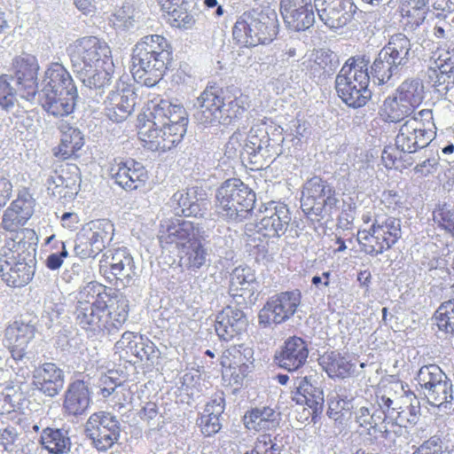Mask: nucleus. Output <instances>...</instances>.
Listing matches in <instances>:
<instances>
[{
  "label": "nucleus",
  "instance_id": "f257e3e1",
  "mask_svg": "<svg viewBox=\"0 0 454 454\" xmlns=\"http://www.w3.org/2000/svg\"><path fill=\"white\" fill-rule=\"evenodd\" d=\"M76 320L94 335L106 336L118 333L129 318V300L117 289L101 283H88L80 292Z\"/></svg>",
  "mask_w": 454,
  "mask_h": 454
},
{
  "label": "nucleus",
  "instance_id": "4be33fe9",
  "mask_svg": "<svg viewBox=\"0 0 454 454\" xmlns=\"http://www.w3.org/2000/svg\"><path fill=\"white\" fill-rule=\"evenodd\" d=\"M137 103V94L132 85L118 82L105 101L106 116L115 122L126 120L133 112Z\"/></svg>",
  "mask_w": 454,
  "mask_h": 454
},
{
  "label": "nucleus",
  "instance_id": "4c0bfd02",
  "mask_svg": "<svg viewBox=\"0 0 454 454\" xmlns=\"http://www.w3.org/2000/svg\"><path fill=\"white\" fill-rule=\"evenodd\" d=\"M200 238L178 249L180 263L188 270L197 271L207 262V252Z\"/></svg>",
  "mask_w": 454,
  "mask_h": 454
},
{
  "label": "nucleus",
  "instance_id": "49530a36",
  "mask_svg": "<svg viewBox=\"0 0 454 454\" xmlns=\"http://www.w3.org/2000/svg\"><path fill=\"white\" fill-rule=\"evenodd\" d=\"M50 453L62 454L69 448V438L62 430L47 427L43 430L40 440Z\"/></svg>",
  "mask_w": 454,
  "mask_h": 454
},
{
  "label": "nucleus",
  "instance_id": "20e7f679",
  "mask_svg": "<svg viewBox=\"0 0 454 454\" xmlns=\"http://www.w3.org/2000/svg\"><path fill=\"white\" fill-rule=\"evenodd\" d=\"M305 342L298 337L286 341V385L290 389V398L296 404H306L312 414L321 413L324 407L323 391L315 387L312 371L303 367L308 357Z\"/></svg>",
  "mask_w": 454,
  "mask_h": 454
},
{
  "label": "nucleus",
  "instance_id": "864d4df0",
  "mask_svg": "<svg viewBox=\"0 0 454 454\" xmlns=\"http://www.w3.org/2000/svg\"><path fill=\"white\" fill-rule=\"evenodd\" d=\"M429 78L433 81V86L440 94H446L454 85V71L438 70L431 68Z\"/></svg>",
  "mask_w": 454,
  "mask_h": 454
},
{
  "label": "nucleus",
  "instance_id": "9d476101",
  "mask_svg": "<svg viewBox=\"0 0 454 454\" xmlns=\"http://www.w3.org/2000/svg\"><path fill=\"white\" fill-rule=\"evenodd\" d=\"M433 112L423 109L407 119L400 127L395 137L396 149L412 153L427 146L434 138Z\"/></svg>",
  "mask_w": 454,
  "mask_h": 454
},
{
  "label": "nucleus",
  "instance_id": "c756f323",
  "mask_svg": "<svg viewBox=\"0 0 454 454\" xmlns=\"http://www.w3.org/2000/svg\"><path fill=\"white\" fill-rule=\"evenodd\" d=\"M159 4L168 23L172 27L189 30L195 26L196 20L188 12L184 0H159Z\"/></svg>",
  "mask_w": 454,
  "mask_h": 454
},
{
  "label": "nucleus",
  "instance_id": "a878e982",
  "mask_svg": "<svg viewBox=\"0 0 454 454\" xmlns=\"http://www.w3.org/2000/svg\"><path fill=\"white\" fill-rule=\"evenodd\" d=\"M91 390L89 383L84 380L71 381L63 395L62 411L67 416L78 417L90 408Z\"/></svg>",
  "mask_w": 454,
  "mask_h": 454
},
{
  "label": "nucleus",
  "instance_id": "473e14b6",
  "mask_svg": "<svg viewBox=\"0 0 454 454\" xmlns=\"http://www.w3.org/2000/svg\"><path fill=\"white\" fill-rule=\"evenodd\" d=\"M225 409V401L222 396L212 398L205 406L203 412L197 419V425L206 437L218 433L222 425L220 417Z\"/></svg>",
  "mask_w": 454,
  "mask_h": 454
},
{
  "label": "nucleus",
  "instance_id": "0eeeda50",
  "mask_svg": "<svg viewBox=\"0 0 454 454\" xmlns=\"http://www.w3.org/2000/svg\"><path fill=\"white\" fill-rule=\"evenodd\" d=\"M369 82L368 61L364 58H350L336 76L335 90L348 106L359 108L371 98Z\"/></svg>",
  "mask_w": 454,
  "mask_h": 454
},
{
  "label": "nucleus",
  "instance_id": "3c124183",
  "mask_svg": "<svg viewBox=\"0 0 454 454\" xmlns=\"http://www.w3.org/2000/svg\"><path fill=\"white\" fill-rule=\"evenodd\" d=\"M417 380L424 392L450 379L438 365L428 364L419 369Z\"/></svg>",
  "mask_w": 454,
  "mask_h": 454
},
{
  "label": "nucleus",
  "instance_id": "79ce46f5",
  "mask_svg": "<svg viewBox=\"0 0 454 454\" xmlns=\"http://www.w3.org/2000/svg\"><path fill=\"white\" fill-rule=\"evenodd\" d=\"M415 109L410 106L407 103H404L396 95L387 98L381 107L380 115L381 117L390 122H399L405 118L414 114Z\"/></svg>",
  "mask_w": 454,
  "mask_h": 454
},
{
  "label": "nucleus",
  "instance_id": "f8f14e48",
  "mask_svg": "<svg viewBox=\"0 0 454 454\" xmlns=\"http://www.w3.org/2000/svg\"><path fill=\"white\" fill-rule=\"evenodd\" d=\"M401 221L391 216H377L369 231L358 233V241L364 251L378 255L388 250L401 238Z\"/></svg>",
  "mask_w": 454,
  "mask_h": 454
},
{
  "label": "nucleus",
  "instance_id": "603ef678",
  "mask_svg": "<svg viewBox=\"0 0 454 454\" xmlns=\"http://www.w3.org/2000/svg\"><path fill=\"white\" fill-rule=\"evenodd\" d=\"M423 394L430 405L447 407V404L450 403L453 399L452 383L450 380H443L435 387L424 391Z\"/></svg>",
  "mask_w": 454,
  "mask_h": 454
},
{
  "label": "nucleus",
  "instance_id": "393cba45",
  "mask_svg": "<svg viewBox=\"0 0 454 454\" xmlns=\"http://www.w3.org/2000/svg\"><path fill=\"white\" fill-rule=\"evenodd\" d=\"M65 373L56 364L46 362L35 368L32 385L35 390L48 397H54L62 390Z\"/></svg>",
  "mask_w": 454,
  "mask_h": 454
},
{
  "label": "nucleus",
  "instance_id": "5fc2aeb1",
  "mask_svg": "<svg viewBox=\"0 0 454 454\" xmlns=\"http://www.w3.org/2000/svg\"><path fill=\"white\" fill-rule=\"evenodd\" d=\"M434 221L454 237V209L450 205H439L434 210Z\"/></svg>",
  "mask_w": 454,
  "mask_h": 454
},
{
  "label": "nucleus",
  "instance_id": "412c9836",
  "mask_svg": "<svg viewBox=\"0 0 454 454\" xmlns=\"http://www.w3.org/2000/svg\"><path fill=\"white\" fill-rule=\"evenodd\" d=\"M35 205V200L27 189L19 191L16 199L4 211L1 228L9 232L24 229L23 226L34 214Z\"/></svg>",
  "mask_w": 454,
  "mask_h": 454
},
{
  "label": "nucleus",
  "instance_id": "f03ea898",
  "mask_svg": "<svg viewBox=\"0 0 454 454\" xmlns=\"http://www.w3.org/2000/svg\"><path fill=\"white\" fill-rule=\"evenodd\" d=\"M189 119L185 108L167 99L138 116L137 137L143 147L155 153H166L183 140Z\"/></svg>",
  "mask_w": 454,
  "mask_h": 454
},
{
  "label": "nucleus",
  "instance_id": "052dcab7",
  "mask_svg": "<svg viewBox=\"0 0 454 454\" xmlns=\"http://www.w3.org/2000/svg\"><path fill=\"white\" fill-rule=\"evenodd\" d=\"M432 59L434 63V67L438 70L454 71V51L444 50L437 48L433 52Z\"/></svg>",
  "mask_w": 454,
  "mask_h": 454
},
{
  "label": "nucleus",
  "instance_id": "dca6fc26",
  "mask_svg": "<svg viewBox=\"0 0 454 454\" xmlns=\"http://www.w3.org/2000/svg\"><path fill=\"white\" fill-rule=\"evenodd\" d=\"M338 202L335 191L321 178L312 177L304 184L301 198V207L304 213L329 216L337 208Z\"/></svg>",
  "mask_w": 454,
  "mask_h": 454
},
{
  "label": "nucleus",
  "instance_id": "bb28decb",
  "mask_svg": "<svg viewBox=\"0 0 454 454\" xmlns=\"http://www.w3.org/2000/svg\"><path fill=\"white\" fill-rule=\"evenodd\" d=\"M60 137L59 144L52 148V153L59 160H67L78 157V153L85 144L82 131L69 123L62 122L58 127Z\"/></svg>",
  "mask_w": 454,
  "mask_h": 454
},
{
  "label": "nucleus",
  "instance_id": "aec40b11",
  "mask_svg": "<svg viewBox=\"0 0 454 454\" xmlns=\"http://www.w3.org/2000/svg\"><path fill=\"white\" fill-rule=\"evenodd\" d=\"M35 324L23 318L15 319L4 329L3 342L11 353L12 357L20 361L27 354L28 344L35 338Z\"/></svg>",
  "mask_w": 454,
  "mask_h": 454
},
{
  "label": "nucleus",
  "instance_id": "1a4fd4ad",
  "mask_svg": "<svg viewBox=\"0 0 454 454\" xmlns=\"http://www.w3.org/2000/svg\"><path fill=\"white\" fill-rule=\"evenodd\" d=\"M276 35V20L256 10L242 13L232 27V39L240 48L270 43Z\"/></svg>",
  "mask_w": 454,
  "mask_h": 454
},
{
  "label": "nucleus",
  "instance_id": "7ed1b4c3",
  "mask_svg": "<svg viewBox=\"0 0 454 454\" xmlns=\"http://www.w3.org/2000/svg\"><path fill=\"white\" fill-rule=\"evenodd\" d=\"M67 51L72 67L83 83L94 89L110 84L114 66L106 41L94 35L82 36L70 43Z\"/></svg>",
  "mask_w": 454,
  "mask_h": 454
},
{
  "label": "nucleus",
  "instance_id": "72a5a7b5",
  "mask_svg": "<svg viewBox=\"0 0 454 454\" xmlns=\"http://www.w3.org/2000/svg\"><path fill=\"white\" fill-rule=\"evenodd\" d=\"M257 288L258 283L249 268L238 267L232 271L229 287V293L232 297L251 300Z\"/></svg>",
  "mask_w": 454,
  "mask_h": 454
},
{
  "label": "nucleus",
  "instance_id": "6ab92c4d",
  "mask_svg": "<svg viewBox=\"0 0 454 454\" xmlns=\"http://www.w3.org/2000/svg\"><path fill=\"white\" fill-rule=\"evenodd\" d=\"M109 175L118 186L129 192L145 188L149 181L148 170L134 159L115 160L110 166Z\"/></svg>",
  "mask_w": 454,
  "mask_h": 454
},
{
  "label": "nucleus",
  "instance_id": "f704fd0d",
  "mask_svg": "<svg viewBox=\"0 0 454 454\" xmlns=\"http://www.w3.org/2000/svg\"><path fill=\"white\" fill-rule=\"evenodd\" d=\"M23 419L14 413L4 417L0 421V447L4 451L12 452L19 445L24 431Z\"/></svg>",
  "mask_w": 454,
  "mask_h": 454
},
{
  "label": "nucleus",
  "instance_id": "7c9ffc66",
  "mask_svg": "<svg viewBox=\"0 0 454 454\" xmlns=\"http://www.w3.org/2000/svg\"><path fill=\"white\" fill-rule=\"evenodd\" d=\"M43 95L53 97L57 92L75 89L74 82L67 68L58 62L51 63L44 73Z\"/></svg>",
  "mask_w": 454,
  "mask_h": 454
},
{
  "label": "nucleus",
  "instance_id": "cd10ccee",
  "mask_svg": "<svg viewBox=\"0 0 454 454\" xmlns=\"http://www.w3.org/2000/svg\"><path fill=\"white\" fill-rule=\"evenodd\" d=\"M115 348L120 356L125 358L131 356L139 361L149 360L155 353V345L148 338L141 334L127 331L115 343Z\"/></svg>",
  "mask_w": 454,
  "mask_h": 454
},
{
  "label": "nucleus",
  "instance_id": "69168bd1",
  "mask_svg": "<svg viewBox=\"0 0 454 454\" xmlns=\"http://www.w3.org/2000/svg\"><path fill=\"white\" fill-rule=\"evenodd\" d=\"M244 134L240 132H234L229 138L226 144V153L230 154H239L241 158V148L244 143Z\"/></svg>",
  "mask_w": 454,
  "mask_h": 454
},
{
  "label": "nucleus",
  "instance_id": "13d9d810",
  "mask_svg": "<svg viewBox=\"0 0 454 454\" xmlns=\"http://www.w3.org/2000/svg\"><path fill=\"white\" fill-rule=\"evenodd\" d=\"M53 183L55 186L51 189L52 195L59 199L70 200L77 193L75 181H65L61 176H59Z\"/></svg>",
  "mask_w": 454,
  "mask_h": 454
},
{
  "label": "nucleus",
  "instance_id": "f3484780",
  "mask_svg": "<svg viewBox=\"0 0 454 454\" xmlns=\"http://www.w3.org/2000/svg\"><path fill=\"white\" fill-rule=\"evenodd\" d=\"M283 223L278 213L262 218L258 223L248 224L246 228L247 244L256 261L267 259L270 239L279 237L278 231Z\"/></svg>",
  "mask_w": 454,
  "mask_h": 454
},
{
  "label": "nucleus",
  "instance_id": "37998d69",
  "mask_svg": "<svg viewBox=\"0 0 454 454\" xmlns=\"http://www.w3.org/2000/svg\"><path fill=\"white\" fill-rule=\"evenodd\" d=\"M392 60L387 52L380 50L373 61L371 67V74L380 84L386 83L392 77L399 74L402 67Z\"/></svg>",
  "mask_w": 454,
  "mask_h": 454
},
{
  "label": "nucleus",
  "instance_id": "6e6552de",
  "mask_svg": "<svg viewBox=\"0 0 454 454\" xmlns=\"http://www.w3.org/2000/svg\"><path fill=\"white\" fill-rule=\"evenodd\" d=\"M254 204L255 193L240 179L226 180L216 192V211L228 220L241 221L247 218Z\"/></svg>",
  "mask_w": 454,
  "mask_h": 454
},
{
  "label": "nucleus",
  "instance_id": "e433bc0d",
  "mask_svg": "<svg viewBox=\"0 0 454 454\" xmlns=\"http://www.w3.org/2000/svg\"><path fill=\"white\" fill-rule=\"evenodd\" d=\"M402 68L408 64L413 56L410 39L402 33L390 36L388 43L382 49Z\"/></svg>",
  "mask_w": 454,
  "mask_h": 454
},
{
  "label": "nucleus",
  "instance_id": "2eb2a0df",
  "mask_svg": "<svg viewBox=\"0 0 454 454\" xmlns=\"http://www.w3.org/2000/svg\"><path fill=\"white\" fill-rule=\"evenodd\" d=\"M84 433L95 449L107 451L118 442L121 425L111 412L98 411L91 413L86 420Z\"/></svg>",
  "mask_w": 454,
  "mask_h": 454
},
{
  "label": "nucleus",
  "instance_id": "2f4dec72",
  "mask_svg": "<svg viewBox=\"0 0 454 454\" xmlns=\"http://www.w3.org/2000/svg\"><path fill=\"white\" fill-rule=\"evenodd\" d=\"M78 98L77 88L57 92L55 96L43 95L42 107L50 114L56 117H65L71 114Z\"/></svg>",
  "mask_w": 454,
  "mask_h": 454
},
{
  "label": "nucleus",
  "instance_id": "338daca9",
  "mask_svg": "<svg viewBox=\"0 0 454 454\" xmlns=\"http://www.w3.org/2000/svg\"><path fill=\"white\" fill-rule=\"evenodd\" d=\"M301 292L297 289L292 292H286V303L288 302V308H286V319L294 314L301 303Z\"/></svg>",
  "mask_w": 454,
  "mask_h": 454
},
{
  "label": "nucleus",
  "instance_id": "a18cd8bd",
  "mask_svg": "<svg viewBox=\"0 0 454 454\" xmlns=\"http://www.w3.org/2000/svg\"><path fill=\"white\" fill-rule=\"evenodd\" d=\"M286 26L294 31H304L309 28L314 21L315 16L312 9L308 5L296 6L286 11Z\"/></svg>",
  "mask_w": 454,
  "mask_h": 454
},
{
  "label": "nucleus",
  "instance_id": "09e8293b",
  "mask_svg": "<svg viewBox=\"0 0 454 454\" xmlns=\"http://www.w3.org/2000/svg\"><path fill=\"white\" fill-rule=\"evenodd\" d=\"M423 85L418 79L405 80L396 90V95L404 103L416 109L423 99Z\"/></svg>",
  "mask_w": 454,
  "mask_h": 454
},
{
  "label": "nucleus",
  "instance_id": "e2e57ef3",
  "mask_svg": "<svg viewBox=\"0 0 454 454\" xmlns=\"http://www.w3.org/2000/svg\"><path fill=\"white\" fill-rule=\"evenodd\" d=\"M319 19L329 27H335L339 25L338 14L334 8L322 7L316 4Z\"/></svg>",
  "mask_w": 454,
  "mask_h": 454
},
{
  "label": "nucleus",
  "instance_id": "ddd939ff",
  "mask_svg": "<svg viewBox=\"0 0 454 454\" xmlns=\"http://www.w3.org/2000/svg\"><path fill=\"white\" fill-rule=\"evenodd\" d=\"M114 227L105 219L87 223L77 236L74 247L76 254L82 259L95 258L111 243Z\"/></svg>",
  "mask_w": 454,
  "mask_h": 454
},
{
  "label": "nucleus",
  "instance_id": "bf43d9fd",
  "mask_svg": "<svg viewBox=\"0 0 454 454\" xmlns=\"http://www.w3.org/2000/svg\"><path fill=\"white\" fill-rule=\"evenodd\" d=\"M330 56L326 52H319L310 65V72L314 76H326L333 71Z\"/></svg>",
  "mask_w": 454,
  "mask_h": 454
},
{
  "label": "nucleus",
  "instance_id": "423d86ee",
  "mask_svg": "<svg viewBox=\"0 0 454 454\" xmlns=\"http://www.w3.org/2000/svg\"><path fill=\"white\" fill-rule=\"evenodd\" d=\"M200 98L203 121L211 126H229L241 119L250 106L247 95L231 92L228 88L207 87Z\"/></svg>",
  "mask_w": 454,
  "mask_h": 454
},
{
  "label": "nucleus",
  "instance_id": "8fccbe9b",
  "mask_svg": "<svg viewBox=\"0 0 454 454\" xmlns=\"http://www.w3.org/2000/svg\"><path fill=\"white\" fill-rule=\"evenodd\" d=\"M438 330L446 338L454 337V299L442 302L434 314Z\"/></svg>",
  "mask_w": 454,
  "mask_h": 454
},
{
  "label": "nucleus",
  "instance_id": "680f3d73",
  "mask_svg": "<svg viewBox=\"0 0 454 454\" xmlns=\"http://www.w3.org/2000/svg\"><path fill=\"white\" fill-rule=\"evenodd\" d=\"M406 410L396 411L394 421L400 427H406L408 425H414L419 419L420 408L419 405H409Z\"/></svg>",
  "mask_w": 454,
  "mask_h": 454
},
{
  "label": "nucleus",
  "instance_id": "c03bdc74",
  "mask_svg": "<svg viewBox=\"0 0 454 454\" xmlns=\"http://www.w3.org/2000/svg\"><path fill=\"white\" fill-rule=\"evenodd\" d=\"M260 324L278 325L284 321V295L278 294L270 297L259 313Z\"/></svg>",
  "mask_w": 454,
  "mask_h": 454
},
{
  "label": "nucleus",
  "instance_id": "b1692460",
  "mask_svg": "<svg viewBox=\"0 0 454 454\" xmlns=\"http://www.w3.org/2000/svg\"><path fill=\"white\" fill-rule=\"evenodd\" d=\"M247 325L246 315L241 309L226 306L217 313L214 327L220 340L230 341L246 333Z\"/></svg>",
  "mask_w": 454,
  "mask_h": 454
},
{
  "label": "nucleus",
  "instance_id": "a211bd4d",
  "mask_svg": "<svg viewBox=\"0 0 454 454\" xmlns=\"http://www.w3.org/2000/svg\"><path fill=\"white\" fill-rule=\"evenodd\" d=\"M39 63L35 56L22 54L12 62L11 78L14 81L16 91L24 99H35L38 91Z\"/></svg>",
  "mask_w": 454,
  "mask_h": 454
},
{
  "label": "nucleus",
  "instance_id": "9b49d317",
  "mask_svg": "<svg viewBox=\"0 0 454 454\" xmlns=\"http://www.w3.org/2000/svg\"><path fill=\"white\" fill-rule=\"evenodd\" d=\"M99 272L109 284L124 289L137 276L134 258L128 248L107 250L99 261Z\"/></svg>",
  "mask_w": 454,
  "mask_h": 454
},
{
  "label": "nucleus",
  "instance_id": "5701e85b",
  "mask_svg": "<svg viewBox=\"0 0 454 454\" xmlns=\"http://www.w3.org/2000/svg\"><path fill=\"white\" fill-rule=\"evenodd\" d=\"M200 238H202L200 225L191 221L172 218L160 224V242L176 244L177 249Z\"/></svg>",
  "mask_w": 454,
  "mask_h": 454
},
{
  "label": "nucleus",
  "instance_id": "774afa93",
  "mask_svg": "<svg viewBox=\"0 0 454 454\" xmlns=\"http://www.w3.org/2000/svg\"><path fill=\"white\" fill-rule=\"evenodd\" d=\"M114 405L122 408L131 400V391L129 388L119 385L114 395L113 396Z\"/></svg>",
  "mask_w": 454,
  "mask_h": 454
},
{
  "label": "nucleus",
  "instance_id": "de8ad7c7",
  "mask_svg": "<svg viewBox=\"0 0 454 454\" xmlns=\"http://www.w3.org/2000/svg\"><path fill=\"white\" fill-rule=\"evenodd\" d=\"M25 394L21 384H12L4 387L0 395V414H11L22 405Z\"/></svg>",
  "mask_w": 454,
  "mask_h": 454
},
{
  "label": "nucleus",
  "instance_id": "58836bf2",
  "mask_svg": "<svg viewBox=\"0 0 454 454\" xmlns=\"http://www.w3.org/2000/svg\"><path fill=\"white\" fill-rule=\"evenodd\" d=\"M278 416L279 413L270 407L254 408L245 413L243 424L249 431H264L269 429L270 425L274 423Z\"/></svg>",
  "mask_w": 454,
  "mask_h": 454
},
{
  "label": "nucleus",
  "instance_id": "39448f33",
  "mask_svg": "<svg viewBox=\"0 0 454 454\" xmlns=\"http://www.w3.org/2000/svg\"><path fill=\"white\" fill-rule=\"evenodd\" d=\"M171 60L172 47L163 35H145L135 44L130 72L137 82L153 87L163 78Z\"/></svg>",
  "mask_w": 454,
  "mask_h": 454
},
{
  "label": "nucleus",
  "instance_id": "4468645a",
  "mask_svg": "<svg viewBox=\"0 0 454 454\" xmlns=\"http://www.w3.org/2000/svg\"><path fill=\"white\" fill-rule=\"evenodd\" d=\"M254 350L245 344H234L224 349L220 356L222 375L229 385L239 387L253 372Z\"/></svg>",
  "mask_w": 454,
  "mask_h": 454
},
{
  "label": "nucleus",
  "instance_id": "0e129e2a",
  "mask_svg": "<svg viewBox=\"0 0 454 454\" xmlns=\"http://www.w3.org/2000/svg\"><path fill=\"white\" fill-rule=\"evenodd\" d=\"M68 255V252L66 248L64 242H61V251L59 253H54L50 254L46 259V267L51 270H59L64 262V259Z\"/></svg>",
  "mask_w": 454,
  "mask_h": 454
},
{
  "label": "nucleus",
  "instance_id": "4d7b16f0",
  "mask_svg": "<svg viewBox=\"0 0 454 454\" xmlns=\"http://www.w3.org/2000/svg\"><path fill=\"white\" fill-rule=\"evenodd\" d=\"M403 25L411 30L416 29L425 20L427 10L400 7Z\"/></svg>",
  "mask_w": 454,
  "mask_h": 454
},
{
  "label": "nucleus",
  "instance_id": "c85d7f7f",
  "mask_svg": "<svg viewBox=\"0 0 454 454\" xmlns=\"http://www.w3.org/2000/svg\"><path fill=\"white\" fill-rule=\"evenodd\" d=\"M11 233L12 236L5 239L0 249V264L25 262L23 254L29 247L27 239H33L35 236V231L31 229H21Z\"/></svg>",
  "mask_w": 454,
  "mask_h": 454
},
{
  "label": "nucleus",
  "instance_id": "a19ab883",
  "mask_svg": "<svg viewBox=\"0 0 454 454\" xmlns=\"http://www.w3.org/2000/svg\"><path fill=\"white\" fill-rule=\"evenodd\" d=\"M320 364L330 378H346L355 370L353 364L335 351L323 356Z\"/></svg>",
  "mask_w": 454,
  "mask_h": 454
},
{
  "label": "nucleus",
  "instance_id": "6e6d98bb",
  "mask_svg": "<svg viewBox=\"0 0 454 454\" xmlns=\"http://www.w3.org/2000/svg\"><path fill=\"white\" fill-rule=\"evenodd\" d=\"M17 93L9 82V76L0 75V106L6 111L13 108L17 103Z\"/></svg>",
  "mask_w": 454,
  "mask_h": 454
},
{
  "label": "nucleus",
  "instance_id": "c9c22d12",
  "mask_svg": "<svg viewBox=\"0 0 454 454\" xmlns=\"http://www.w3.org/2000/svg\"><path fill=\"white\" fill-rule=\"evenodd\" d=\"M34 269L26 262L0 264V277L11 287H22L33 278Z\"/></svg>",
  "mask_w": 454,
  "mask_h": 454
},
{
  "label": "nucleus",
  "instance_id": "ea45409f",
  "mask_svg": "<svg viewBox=\"0 0 454 454\" xmlns=\"http://www.w3.org/2000/svg\"><path fill=\"white\" fill-rule=\"evenodd\" d=\"M244 143L241 148V161L252 171L260 170L263 168V155L261 140L256 135L244 134Z\"/></svg>",
  "mask_w": 454,
  "mask_h": 454
}]
</instances>
